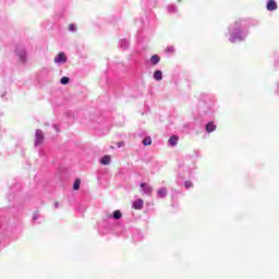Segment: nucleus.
<instances>
[{"label": "nucleus", "mask_w": 279, "mask_h": 279, "mask_svg": "<svg viewBox=\"0 0 279 279\" xmlns=\"http://www.w3.org/2000/svg\"><path fill=\"white\" fill-rule=\"evenodd\" d=\"M68 29H69L70 32H75V24H70L69 27H68Z\"/></svg>", "instance_id": "nucleus-17"}, {"label": "nucleus", "mask_w": 279, "mask_h": 279, "mask_svg": "<svg viewBox=\"0 0 279 279\" xmlns=\"http://www.w3.org/2000/svg\"><path fill=\"white\" fill-rule=\"evenodd\" d=\"M118 147H121V144H118Z\"/></svg>", "instance_id": "nucleus-18"}, {"label": "nucleus", "mask_w": 279, "mask_h": 279, "mask_svg": "<svg viewBox=\"0 0 279 279\" xmlns=\"http://www.w3.org/2000/svg\"><path fill=\"white\" fill-rule=\"evenodd\" d=\"M150 62H151L153 66H156V64H158V62H160V57L158 54L151 56Z\"/></svg>", "instance_id": "nucleus-9"}, {"label": "nucleus", "mask_w": 279, "mask_h": 279, "mask_svg": "<svg viewBox=\"0 0 279 279\" xmlns=\"http://www.w3.org/2000/svg\"><path fill=\"white\" fill-rule=\"evenodd\" d=\"M101 165H110V155H106L100 159Z\"/></svg>", "instance_id": "nucleus-11"}, {"label": "nucleus", "mask_w": 279, "mask_h": 279, "mask_svg": "<svg viewBox=\"0 0 279 279\" xmlns=\"http://www.w3.org/2000/svg\"><path fill=\"white\" fill-rule=\"evenodd\" d=\"M193 182L191 181H185V189H192Z\"/></svg>", "instance_id": "nucleus-16"}, {"label": "nucleus", "mask_w": 279, "mask_h": 279, "mask_svg": "<svg viewBox=\"0 0 279 279\" xmlns=\"http://www.w3.org/2000/svg\"><path fill=\"white\" fill-rule=\"evenodd\" d=\"M141 187L144 189V193L146 194H151V191H154V189H151V186H149L147 183H142Z\"/></svg>", "instance_id": "nucleus-7"}, {"label": "nucleus", "mask_w": 279, "mask_h": 279, "mask_svg": "<svg viewBox=\"0 0 279 279\" xmlns=\"http://www.w3.org/2000/svg\"><path fill=\"white\" fill-rule=\"evenodd\" d=\"M123 217V214H121V210H114L113 211V219L119 220Z\"/></svg>", "instance_id": "nucleus-13"}, {"label": "nucleus", "mask_w": 279, "mask_h": 279, "mask_svg": "<svg viewBox=\"0 0 279 279\" xmlns=\"http://www.w3.org/2000/svg\"><path fill=\"white\" fill-rule=\"evenodd\" d=\"M54 62H56V64H64V63H66V54H64V52H59L54 57Z\"/></svg>", "instance_id": "nucleus-1"}, {"label": "nucleus", "mask_w": 279, "mask_h": 279, "mask_svg": "<svg viewBox=\"0 0 279 279\" xmlns=\"http://www.w3.org/2000/svg\"><path fill=\"white\" fill-rule=\"evenodd\" d=\"M60 82H61V84L66 85V84H69L70 78H69V76H63V77L60 80Z\"/></svg>", "instance_id": "nucleus-15"}, {"label": "nucleus", "mask_w": 279, "mask_h": 279, "mask_svg": "<svg viewBox=\"0 0 279 279\" xmlns=\"http://www.w3.org/2000/svg\"><path fill=\"white\" fill-rule=\"evenodd\" d=\"M206 132L210 133V132H215V130H217V126L215 125V122H209L207 123V125L205 126Z\"/></svg>", "instance_id": "nucleus-5"}, {"label": "nucleus", "mask_w": 279, "mask_h": 279, "mask_svg": "<svg viewBox=\"0 0 279 279\" xmlns=\"http://www.w3.org/2000/svg\"><path fill=\"white\" fill-rule=\"evenodd\" d=\"M266 8L269 12H274V10H278V3H276L274 0H269Z\"/></svg>", "instance_id": "nucleus-3"}, {"label": "nucleus", "mask_w": 279, "mask_h": 279, "mask_svg": "<svg viewBox=\"0 0 279 279\" xmlns=\"http://www.w3.org/2000/svg\"><path fill=\"white\" fill-rule=\"evenodd\" d=\"M154 80H156L157 82H160L162 80V71L156 70L154 72Z\"/></svg>", "instance_id": "nucleus-8"}, {"label": "nucleus", "mask_w": 279, "mask_h": 279, "mask_svg": "<svg viewBox=\"0 0 279 279\" xmlns=\"http://www.w3.org/2000/svg\"><path fill=\"white\" fill-rule=\"evenodd\" d=\"M43 141H45V134L43 133L41 130L36 131V140H35V145H43Z\"/></svg>", "instance_id": "nucleus-2"}, {"label": "nucleus", "mask_w": 279, "mask_h": 279, "mask_svg": "<svg viewBox=\"0 0 279 279\" xmlns=\"http://www.w3.org/2000/svg\"><path fill=\"white\" fill-rule=\"evenodd\" d=\"M82 184V180L76 179L73 184L74 191H80V185Z\"/></svg>", "instance_id": "nucleus-12"}, {"label": "nucleus", "mask_w": 279, "mask_h": 279, "mask_svg": "<svg viewBox=\"0 0 279 279\" xmlns=\"http://www.w3.org/2000/svg\"><path fill=\"white\" fill-rule=\"evenodd\" d=\"M143 204H144V201L142 198L136 199L133 203L134 210H143Z\"/></svg>", "instance_id": "nucleus-4"}, {"label": "nucleus", "mask_w": 279, "mask_h": 279, "mask_svg": "<svg viewBox=\"0 0 279 279\" xmlns=\"http://www.w3.org/2000/svg\"><path fill=\"white\" fill-rule=\"evenodd\" d=\"M142 143H143V145H145V146L151 145V137H145Z\"/></svg>", "instance_id": "nucleus-14"}, {"label": "nucleus", "mask_w": 279, "mask_h": 279, "mask_svg": "<svg viewBox=\"0 0 279 279\" xmlns=\"http://www.w3.org/2000/svg\"><path fill=\"white\" fill-rule=\"evenodd\" d=\"M178 141H180V137L178 135L171 136L169 138V144L171 145V147H175V145H178Z\"/></svg>", "instance_id": "nucleus-6"}, {"label": "nucleus", "mask_w": 279, "mask_h": 279, "mask_svg": "<svg viewBox=\"0 0 279 279\" xmlns=\"http://www.w3.org/2000/svg\"><path fill=\"white\" fill-rule=\"evenodd\" d=\"M158 197H165L167 195V187H161L157 191Z\"/></svg>", "instance_id": "nucleus-10"}]
</instances>
